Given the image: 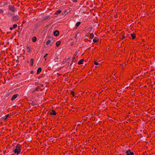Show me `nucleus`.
<instances>
[{
  "mask_svg": "<svg viewBox=\"0 0 155 155\" xmlns=\"http://www.w3.org/2000/svg\"><path fill=\"white\" fill-rule=\"evenodd\" d=\"M9 9L12 12H14L15 10V8L12 5H9Z\"/></svg>",
  "mask_w": 155,
  "mask_h": 155,
  "instance_id": "7ed1b4c3",
  "label": "nucleus"
},
{
  "mask_svg": "<svg viewBox=\"0 0 155 155\" xmlns=\"http://www.w3.org/2000/svg\"><path fill=\"white\" fill-rule=\"evenodd\" d=\"M61 12V10H58L56 11L54 14L56 15H58L59 14H60Z\"/></svg>",
  "mask_w": 155,
  "mask_h": 155,
  "instance_id": "4468645a",
  "label": "nucleus"
},
{
  "mask_svg": "<svg viewBox=\"0 0 155 155\" xmlns=\"http://www.w3.org/2000/svg\"><path fill=\"white\" fill-rule=\"evenodd\" d=\"M17 95L18 94H16L13 95L11 99L12 101H13L17 97Z\"/></svg>",
  "mask_w": 155,
  "mask_h": 155,
  "instance_id": "9d476101",
  "label": "nucleus"
},
{
  "mask_svg": "<svg viewBox=\"0 0 155 155\" xmlns=\"http://www.w3.org/2000/svg\"><path fill=\"white\" fill-rule=\"evenodd\" d=\"M37 40L35 36L33 37L32 38V41L33 42H35Z\"/></svg>",
  "mask_w": 155,
  "mask_h": 155,
  "instance_id": "2eb2a0df",
  "label": "nucleus"
},
{
  "mask_svg": "<svg viewBox=\"0 0 155 155\" xmlns=\"http://www.w3.org/2000/svg\"><path fill=\"white\" fill-rule=\"evenodd\" d=\"M7 119V117L5 116V117H3V119L4 120H6Z\"/></svg>",
  "mask_w": 155,
  "mask_h": 155,
  "instance_id": "bb28decb",
  "label": "nucleus"
},
{
  "mask_svg": "<svg viewBox=\"0 0 155 155\" xmlns=\"http://www.w3.org/2000/svg\"><path fill=\"white\" fill-rule=\"evenodd\" d=\"M131 36L132 37V39H134L136 38V35L134 33H133L131 34Z\"/></svg>",
  "mask_w": 155,
  "mask_h": 155,
  "instance_id": "1a4fd4ad",
  "label": "nucleus"
},
{
  "mask_svg": "<svg viewBox=\"0 0 155 155\" xmlns=\"http://www.w3.org/2000/svg\"><path fill=\"white\" fill-rule=\"evenodd\" d=\"M94 64L96 65H98L99 64V63L98 62L95 61L94 62Z\"/></svg>",
  "mask_w": 155,
  "mask_h": 155,
  "instance_id": "5701e85b",
  "label": "nucleus"
},
{
  "mask_svg": "<svg viewBox=\"0 0 155 155\" xmlns=\"http://www.w3.org/2000/svg\"><path fill=\"white\" fill-rule=\"evenodd\" d=\"M92 29V28L91 27L89 28L88 29V31H89V32H91Z\"/></svg>",
  "mask_w": 155,
  "mask_h": 155,
  "instance_id": "4be33fe9",
  "label": "nucleus"
},
{
  "mask_svg": "<svg viewBox=\"0 0 155 155\" xmlns=\"http://www.w3.org/2000/svg\"><path fill=\"white\" fill-rule=\"evenodd\" d=\"M99 40V38L97 37H95L93 40V41L94 43L97 42Z\"/></svg>",
  "mask_w": 155,
  "mask_h": 155,
  "instance_id": "423d86ee",
  "label": "nucleus"
},
{
  "mask_svg": "<svg viewBox=\"0 0 155 155\" xmlns=\"http://www.w3.org/2000/svg\"><path fill=\"white\" fill-rule=\"evenodd\" d=\"M66 62V61H63V62H64V63H65Z\"/></svg>",
  "mask_w": 155,
  "mask_h": 155,
  "instance_id": "72a5a7b5",
  "label": "nucleus"
},
{
  "mask_svg": "<svg viewBox=\"0 0 155 155\" xmlns=\"http://www.w3.org/2000/svg\"><path fill=\"white\" fill-rule=\"evenodd\" d=\"M81 22L80 21L77 22L76 24V28H77L81 24Z\"/></svg>",
  "mask_w": 155,
  "mask_h": 155,
  "instance_id": "f3484780",
  "label": "nucleus"
},
{
  "mask_svg": "<svg viewBox=\"0 0 155 155\" xmlns=\"http://www.w3.org/2000/svg\"><path fill=\"white\" fill-rule=\"evenodd\" d=\"M126 155H134L133 152H131L130 150H127L126 152Z\"/></svg>",
  "mask_w": 155,
  "mask_h": 155,
  "instance_id": "20e7f679",
  "label": "nucleus"
},
{
  "mask_svg": "<svg viewBox=\"0 0 155 155\" xmlns=\"http://www.w3.org/2000/svg\"><path fill=\"white\" fill-rule=\"evenodd\" d=\"M53 43V42L52 41L50 40H49L47 41L46 43V44L47 45H51L52 43Z\"/></svg>",
  "mask_w": 155,
  "mask_h": 155,
  "instance_id": "f8f14e48",
  "label": "nucleus"
},
{
  "mask_svg": "<svg viewBox=\"0 0 155 155\" xmlns=\"http://www.w3.org/2000/svg\"><path fill=\"white\" fill-rule=\"evenodd\" d=\"M89 1V3H88H88H87L88 5L89 4V3H90V2H91V1Z\"/></svg>",
  "mask_w": 155,
  "mask_h": 155,
  "instance_id": "473e14b6",
  "label": "nucleus"
},
{
  "mask_svg": "<svg viewBox=\"0 0 155 155\" xmlns=\"http://www.w3.org/2000/svg\"><path fill=\"white\" fill-rule=\"evenodd\" d=\"M59 34V32L57 30H56L54 31V35L56 36H58Z\"/></svg>",
  "mask_w": 155,
  "mask_h": 155,
  "instance_id": "39448f33",
  "label": "nucleus"
},
{
  "mask_svg": "<svg viewBox=\"0 0 155 155\" xmlns=\"http://www.w3.org/2000/svg\"><path fill=\"white\" fill-rule=\"evenodd\" d=\"M125 38V36H123V37H122V39H124Z\"/></svg>",
  "mask_w": 155,
  "mask_h": 155,
  "instance_id": "2f4dec72",
  "label": "nucleus"
},
{
  "mask_svg": "<svg viewBox=\"0 0 155 155\" xmlns=\"http://www.w3.org/2000/svg\"><path fill=\"white\" fill-rule=\"evenodd\" d=\"M33 61H34V60L32 58L30 60V64H31V65L32 66L33 65Z\"/></svg>",
  "mask_w": 155,
  "mask_h": 155,
  "instance_id": "6ab92c4d",
  "label": "nucleus"
},
{
  "mask_svg": "<svg viewBox=\"0 0 155 155\" xmlns=\"http://www.w3.org/2000/svg\"><path fill=\"white\" fill-rule=\"evenodd\" d=\"M13 28L10 27V30H12Z\"/></svg>",
  "mask_w": 155,
  "mask_h": 155,
  "instance_id": "c85d7f7f",
  "label": "nucleus"
},
{
  "mask_svg": "<svg viewBox=\"0 0 155 155\" xmlns=\"http://www.w3.org/2000/svg\"><path fill=\"white\" fill-rule=\"evenodd\" d=\"M71 94H72L73 96H74V92L73 91H71Z\"/></svg>",
  "mask_w": 155,
  "mask_h": 155,
  "instance_id": "393cba45",
  "label": "nucleus"
},
{
  "mask_svg": "<svg viewBox=\"0 0 155 155\" xmlns=\"http://www.w3.org/2000/svg\"><path fill=\"white\" fill-rule=\"evenodd\" d=\"M17 25L16 24H14L13 25V28H15L17 27Z\"/></svg>",
  "mask_w": 155,
  "mask_h": 155,
  "instance_id": "aec40b11",
  "label": "nucleus"
},
{
  "mask_svg": "<svg viewBox=\"0 0 155 155\" xmlns=\"http://www.w3.org/2000/svg\"><path fill=\"white\" fill-rule=\"evenodd\" d=\"M61 43V42L60 41H59L57 42L56 43V46L58 47L60 45Z\"/></svg>",
  "mask_w": 155,
  "mask_h": 155,
  "instance_id": "dca6fc26",
  "label": "nucleus"
},
{
  "mask_svg": "<svg viewBox=\"0 0 155 155\" xmlns=\"http://www.w3.org/2000/svg\"><path fill=\"white\" fill-rule=\"evenodd\" d=\"M14 153L17 154H18L20 153L21 152V148L19 144H17V146L15 148L14 150Z\"/></svg>",
  "mask_w": 155,
  "mask_h": 155,
  "instance_id": "f257e3e1",
  "label": "nucleus"
},
{
  "mask_svg": "<svg viewBox=\"0 0 155 155\" xmlns=\"http://www.w3.org/2000/svg\"><path fill=\"white\" fill-rule=\"evenodd\" d=\"M77 34H76L75 35V38H76V39H77Z\"/></svg>",
  "mask_w": 155,
  "mask_h": 155,
  "instance_id": "7c9ffc66",
  "label": "nucleus"
},
{
  "mask_svg": "<svg viewBox=\"0 0 155 155\" xmlns=\"http://www.w3.org/2000/svg\"><path fill=\"white\" fill-rule=\"evenodd\" d=\"M14 14H12L10 12H8L7 15L8 17H12Z\"/></svg>",
  "mask_w": 155,
  "mask_h": 155,
  "instance_id": "6e6552de",
  "label": "nucleus"
},
{
  "mask_svg": "<svg viewBox=\"0 0 155 155\" xmlns=\"http://www.w3.org/2000/svg\"><path fill=\"white\" fill-rule=\"evenodd\" d=\"M20 19V18L18 15H14V14L11 18L12 21V22L16 21L19 20Z\"/></svg>",
  "mask_w": 155,
  "mask_h": 155,
  "instance_id": "f03ea898",
  "label": "nucleus"
},
{
  "mask_svg": "<svg viewBox=\"0 0 155 155\" xmlns=\"http://www.w3.org/2000/svg\"><path fill=\"white\" fill-rule=\"evenodd\" d=\"M50 114L51 115H56V113L55 110H52L51 112L50 113Z\"/></svg>",
  "mask_w": 155,
  "mask_h": 155,
  "instance_id": "9b49d317",
  "label": "nucleus"
},
{
  "mask_svg": "<svg viewBox=\"0 0 155 155\" xmlns=\"http://www.w3.org/2000/svg\"><path fill=\"white\" fill-rule=\"evenodd\" d=\"M31 73L32 74L33 73V71H31Z\"/></svg>",
  "mask_w": 155,
  "mask_h": 155,
  "instance_id": "f704fd0d",
  "label": "nucleus"
},
{
  "mask_svg": "<svg viewBox=\"0 0 155 155\" xmlns=\"http://www.w3.org/2000/svg\"><path fill=\"white\" fill-rule=\"evenodd\" d=\"M89 38L90 39H93L94 37V35L93 33H91L89 34Z\"/></svg>",
  "mask_w": 155,
  "mask_h": 155,
  "instance_id": "0eeeda50",
  "label": "nucleus"
},
{
  "mask_svg": "<svg viewBox=\"0 0 155 155\" xmlns=\"http://www.w3.org/2000/svg\"><path fill=\"white\" fill-rule=\"evenodd\" d=\"M84 61V59H82L80 60L78 62V64H83V62Z\"/></svg>",
  "mask_w": 155,
  "mask_h": 155,
  "instance_id": "a211bd4d",
  "label": "nucleus"
},
{
  "mask_svg": "<svg viewBox=\"0 0 155 155\" xmlns=\"http://www.w3.org/2000/svg\"><path fill=\"white\" fill-rule=\"evenodd\" d=\"M41 71V68H38V70L37 71V74H39Z\"/></svg>",
  "mask_w": 155,
  "mask_h": 155,
  "instance_id": "ddd939ff",
  "label": "nucleus"
},
{
  "mask_svg": "<svg viewBox=\"0 0 155 155\" xmlns=\"http://www.w3.org/2000/svg\"><path fill=\"white\" fill-rule=\"evenodd\" d=\"M48 55V54H46L44 56V58H45V57H46Z\"/></svg>",
  "mask_w": 155,
  "mask_h": 155,
  "instance_id": "cd10ccee",
  "label": "nucleus"
},
{
  "mask_svg": "<svg viewBox=\"0 0 155 155\" xmlns=\"http://www.w3.org/2000/svg\"><path fill=\"white\" fill-rule=\"evenodd\" d=\"M5 116L6 117H7V118L10 117V116L9 114L6 115V116Z\"/></svg>",
  "mask_w": 155,
  "mask_h": 155,
  "instance_id": "a878e982",
  "label": "nucleus"
},
{
  "mask_svg": "<svg viewBox=\"0 0 155 155\" xmlns=\"http://www.w3.org/2000/svg\"><path fill=\"white\" fill-rule=\"evenodd\" d=\"M38 89H39V88L38 87L36 88L34 90V91H33V92H35L36 91H38Z\"/></svg>",
  "mask_w": 155,
  "mask_h": 155,
  "instance_id": "b1692460",
  "label": "nucleus"
},
{
  "mask_svg": "<svg viewBox=\"0 0 155 155\" xmlns=\"http://www.w3.org/2000/svg\"><path fill=\"white\" fill-rule=\"evenodd\" d=\"M75 57L74 56V57L73 58V59H72L73 60L75 59Z\"/></svg>",
  "mask_w": 155,
  "mask_h": 155,
  "instance_id": "c756f323",
  "label": "nucleus"
},
{
  "mask_svg": "<svg viewBox=\"0 0 155 155\" xmlns=\"http://www.w3.org/2000/svg\"><path fill=\"white\" fill-rule=\"evenodd\" d=\"M4 11L2 9H0V14H3Z\"/></svg>",
  "mask_w": 155,
  "mask_h": 155,
  "instance_id": "412c9836",
  "label": "nucleus"
}]
</instances>
